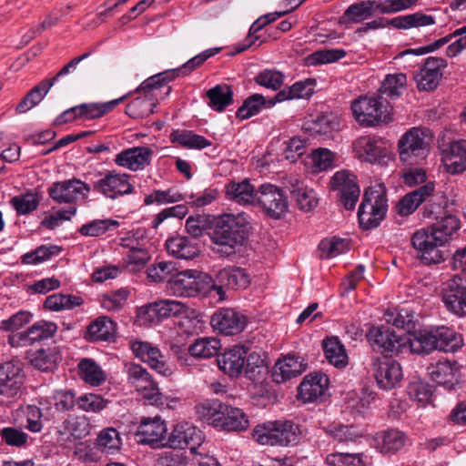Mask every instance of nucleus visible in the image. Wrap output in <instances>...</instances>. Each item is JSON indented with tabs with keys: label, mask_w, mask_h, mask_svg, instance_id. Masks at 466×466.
<instances>
[{
	"label": "nucleus",
	"mask_w": 466,
	"mask_h": 466,
	"mask_svg": "<svg viewBox=\"0 0 466 466\" xmlns=\"http://www.w3.org/2000/svg\"><path fill=\"white\" fill-rule=\"evenodd\" d=\"M460 220L453 215H447L433 224L430 229L417 230L411 238L418 257L427 265L439 264L449 256L445 245L460 228Z\"/></svg>",
	"instance_id": "1"
},
{
	"label": "nucleus",
	"mask_w": 466,
	"mask_h": 466,
	"mask_svg": "<svg viewBox=\"0 0 466 466\" xmlns=\"http://www.w3.org/2000/svg\"><path fill=\"white\" fill-rule=\"evenodd\" d=\"M248 218L245 213L223 214L214 224L210 238L216 245L213 250L223 256L235 254L248 238L249 230Z\"/></svg>",
	"instance_id": "2"
},
{
	"label": "nucleus",
	"mask_w": 466,
	"mask_h": 466,
	"mask_svg": "<svg viewBox=\"0 0 466 466\" xmlns=\"http://www.w3.org/2000/svg\"><path fill=\"white\" fill-rule=\"evenodd\" d=\"M122 257L121 268L139 272L151 259L150 239L145 228L138 227L122 233L118 238Z\"/></svg>",
	"instance_id": "3"
},
{
	"label": "nucleus",
	"mask_w": 466,
	"mask_h": 466,
	"mask_svg": "<svg viewBox=\"0 0 466 466\" xmlns=\"http://www.w3.org/2000/svg\"><path fill=\"white\" fill-rule=\"evenodd\" d=\"M198 418L218 430L244 431L248 426L246 414L238 408L219 400H208L196 406Z\"/></svg>",
	"instance_id": "4"
},
{
	"label": "nucleus",
	"mask_w": 466,
	"mask_h": 466,
	"mask_svg": "<svg viewBox=\"0 0 466 466\" xmlns=\"http://www.w3.org/2000/svg\"><path fill=\"white\" fill-rule=\"evenodd\" d=\"M301 436L299 425L290 420L269 421L253 430V437L262 445L289 446L297 444Z\"/></svg>",
	"instance_id": "5"
},
{
	"label": "nucleus",
	"mask_w": 466,
	"mask_h": 466,
	"mask_svg": "<svg viewBox=\"0 0 466 466\" xmlns=\"http://www.w3.org/2000/svg\"><path fill=\"white\" fill-rule=\"evenodd\" d=\"M213 279L207 273L187 269L171 276L167 289L175 296L196 297L207 295L212 290Z\"/></svg>",
	"instance_id": "6"
},
{
	"label": "nucleus",
	"mask_w": 466,
	"mask_h": 466,
	"mask_svg": "<svg viewBox=\"0 0 466 466\" xmlns=\"http://www.w3.org/2000/svg\"><path fill=\"white\" fill-rule=\"evenodd\" d=\"M387 209L385 187L378 185L367 188L358 211L360 228L366 230L377 228L384 219Z\"/></svg>",
	"instance_id": "7"
},
{
	"label": "nucleus",
	"mask_w": 466,
	"mask_h": 466,
	"mask_svg": "<svg viewBox=\"0 0 466 466\" xmlns=\"http://www.w3.org/2000/svg\"><path fill=\"white\" fill-rule=\"evenodd\" d=\"M431 142L432 135L429 129L411 128L398 142L400 158L405 163H418L427 157Z\"/></svg>",
	"instance_id": "8"
},
{
	"label": "nucleus",
	"mask_w": 466,
	"mask_h": 466,
	"mask_svg": "<svg viewBox=\"0 0 466 466\" xmlns=\"http://www.w3.org/2000/svg\"><path fill=\"white\" fill-rule=\"evenodd\" d=\"M255 206L272 219L282 218L289 210L288 197L283 189L271 183H264L257 187Z\"/></svg>",
	"instance_id": "9"
},
{
	"label": "nucleus",
	"mask_w": 466,
	"mask_h": 466,
	"mask_svg": "<svg viewBox=\"0 0 466 466\" xmlns=\"http://www.w3.org/2000/svg\"><path fill=\"white\" fill-rule=\"evenodd\" d=\"M218 51L219 48L206 50L189 59L180 68L166 71L148 77L141 84V87L142 89L153 90L155 93L161 88H164L165 96H167L171 92V87L167 86L169 81L178 76L179 73L187 75L192 72L194 69L200 66L208 57L216 55Z\"/></svg>",
	"instance_id": "10"
},
{
	"label": "nucleus",
	"mask_w": 466,
	"mask_h": 466,
	"mask_svg": "<svg viewBox=\"0 0 466 466\" xmlns=\"http://www.w3.org/2000/svg\"><path fill=\"white\" fill-rule=\"evenodd\" d=\"M366 337L373 350L385 356L398 355L405 348V337L397 334L389 325L371 327Z\"/></svg>",
	"instance_id": "11"
},
{
	"label": "nucleus",
	"mask_w": 466,
	"mask_h": 466,
	"mask_svg": "<svg viewBox=\"0 0 466 466\" xmlns=\"http://www.w3.org/2000/svg\"><path fill=\"white\" fill-rule=\"evenodd\" d=\"M355 119L362 126L372 127L390 120L387 106L380 97L360 96L351 104Z\"/></svg>",
	"instance_id": "12"
},
{
	"label": "nucleus",
	"mask_w": 466,
	"mask_h": 466,
	"mask_svg": "<svg viewBox=\"0 0 466 466\" xmlns=\"http://www.w3.org/2000/svg\"><path fill=\"white\" fill-rule=\"evenodd\" d=\"M129 346L133 354L157 374L166 378L174 374L173 366L157 346L143 340H131Z\"/></svg>",
	"instance_id": "13"
},
{
	"label": "nucleus",
	"mask_w": 466,
	"mask_h": 466,
	"mask_svg": "<svg viewBox=\"0 0 466 466\" xmlns=\"http://www.w3.org/2000/svg\"><path fill=\"white\" fill-rule=\"evenodd\" d=\"M188 307L175 299H160L140 308L138 319L140 324L158 323L164 319L177 317L187 312Z\"/></svg>",
	"instance_id": "14"
},
{
	"label": "nucleus",
	"mask_w": 466,
	"mask_h": 466,
	"mask_svg": "<svg viewBox=\"0 0 466 466\" xmlns=\"http://www.w3.org/2000/svg\"><path fill=\"white\" fill-rule=\"evenodd\" d=\"M370 370L378 386L382 390L396 388L403 378L400 364L391 359L372 358Z\"/></svg>",
	"instance_id": "15"
},
{
	"label": "nucleus",
	"mask_w": 466,
	"mask_h": 466,
	"mask_svg": "<svg viewBox=\"0 0 466 466\" xmlns=\"http://www.w3.org/2000/svg\"><path fill=\"white\" fill-rule=\"evenodd\" d=\"M89 191L87 184L78 179H69L54 183L48 188V195L59 204H76L85 201Z\"/></svg>",
	"instance_id": "16"
},
{
	"label": "nucleus",
	"mask_w": 466,
	"mask_h": 466,
	"mask_svg": "<svg viewBox=\"0 0 466 466\" xmlns=\"http://www.w3.org/2000/svg\"><path fill=\"white\" fill-rule=\"evenodd\" d=\"M221 349L220 339L216 337H202L194 340L187 348V351L180 347L173 348L177 360L181 366L189 365L190 357L197 359H209L216 356Z\"/></svg>",
	"instance_id": "17"
},
{
	"label": "nucleus",
	"mask_w": 466,
	"mask_h": 466,
	"mask_svg": "<svg viewBox=\"0 0 466 466\" xmlns=\"http://www.w3.org/2000/svg\"><path fill=\"white\" fill-rule=\"evenodd\" d=\"M329 184L331 189L338 192L345 208L353 209L360 194L356 176L348 170H340L333 175Z\"/></svg>",
	"instance_id": "18"
},
{
	"label": "nucleus",
	"mask_w": 466,
	"mask_h": 466,
	"mask_svg": "<svg viewBox=\"0 0 466 466\" xmlns=\"http://www.w3.org/2000/svg\"><path fill=\"white\" fill-rule=\"evenodd\" d=\"M250 284V279L245 269L238 267H228L220 269L216 280L213 279L212 290H216L220 299H224L225 289L238 290L245 289Z\"/></svg>",
	"instance_id": "19"
},
{
	"label": "nucleus",
	"mask_w": 466,
	"mask_h": 466,
	"mask_svg": "<svg viewBox=\"0 0 466 466\" xmlns=\"http://www.w3.org/2000/svg\"><path fill=\"white\" fill-rule=\"evenodd\" d=\"M204 441L203 434L195 426L184 422L174 427L167 440L166 447L172 449L188 448L191 452H197Z\"/></svg>",
	"instance_id": "20"
},
{
	"label": "nucleus",
	"mask_w": 466,
	"mask_h": 466,
	"mask_svg": "<svg viewBox=\"0 0 466 466\" xmlns=\"http://www.w3.org/2000/svg\"><path fill=\"white\" fill-rule=\"evenodd\" d=\"M355 157L366 163H380L388 157V149L381 139L375 137L364 136L356 139L352 144Z\"/></svg>",
	"instance_id": "21"
},
{
	"label": "nucleus",
	"mask_w": 466,
	"mask_h": 466,
	"mask_svg": "<svg viewBox=\"0 0 466 466\" xmlns=\"http://www.w3.org/2000/svg\"><path fill=\"white\" fill-rule=\"evenodd\" d=\"M167 425L159 417L144 418L141 420L136 436L137 442L147 444L153 448L166 447Z\"/></svg>",
	"instance_id": "22"
},
{
	"label": "nucleus",
	"mask_w": 466,
	"mask_h": 466,
	"mask_svg": "<svg viewBox=\"0 0 466 466\" xmlns=\"http://www.w3.org/2000/svg\"><path fill=\"white\" fill-rule=\"evenodd\" d=\"M211 326L215 330L230 336L241 332L246 326V317L233 309H220L211 318Z\"/></svg>",
	"instance_id": "23"
},
{
	"label": "nucleus",
	"mask_w": 466,
	"mask_h": 466,
	"mask_svg": "<svg viewBox=\"0 0 466 466\" xmlns=\"http://www.w3.org/2000/svg\"><path fill=\"white\" fill-rule=\"evenodd\" d=\"M447 62L441 57L430 56L426 59L420 72L415 76L420 90L431 91L437 87Z\"/></svg>",
	"instance_id": "24"
},
{
	"label": "nucleus",
	"mask_w": 466,
	"mask_h": 466,
	"mask_svg": "<svg viewBox=\"0 0 466 466\" xmlns=\"http://www.w3.org/2000/svg\"><path fill=\"white\" fill-rule=\"evenodd\" d=\"M24 381L23 370L19 363L9 360L0 364V394L15 397Z\"/></svg>",
	"instance_id": "25"
},
{
	"label": "nucleus",
	"mask_w": 466,
	"mask_h": 466,
	"mask_svg": "<svg viewBox=\"0 0 466 466\" xmlns=\"http://www.w3.org/2000/svg\"><path fill=\"white\" fill-rule=\"evenodd\" d=\"M95 52V47L90 48L81 56H76L71 59L62 69L52 78L41 81L37 86H34L27 94V97L38 105L45 96L48 93L54 84L63 76L69 74L71 69H76V66L84 60L88 58Z\"/></svg>",
	"instance_id": "26"
},
{
	"label": "nucleus",
	"mask_w": 466,
	"mask_h": 466,
	"mask_svg": "<svg viewBox=\"0 0 466 466\" xmlns=\"http://www.w3.org/2000/svg\"><path fill=\"white\" fill-rule=\"evenodd\" d=\"M285 185L295 199L298 208L301 211L309 212L319 205L317 193L305 186L297 176L290 175L286 177Z\"/></svg>",
	"instance_id": "27"
},
{
	"label": "nucleus",
	"mask_w": 466,
	"mask_h": 466,
	"mask_svg": "<svg viewBox=\"0 0 466 466\" xmlns=\"http://www.w3.org/2000/svg\"><path fill=\"white\" fill-rule=\"evenodd\" d=\"M56 331V325L55 323L39 321L27 330L10 336L8 340L12 347L27 346L52 337Z\"/></svg>",
	"instance_id": "28"
},
{
	"label": "nucleus",
	"mask_w": 466,
	"mask_h": 466,
	"mask_svg": "<svg viewBox=\"0 0 466 466\" xmlns=\"http://www.w3.org/2000/svg\"><path fill=\"white\" fill-rule=\"evenodd\" d=\"M442 300L449 310L456 315L466 314V285L460 278H453L447 283Z\"/></svg>",
	"instance_id": "29"
},
{
	"label": "nucleus",
	"mask_w": 466,
	"mask_h": 466,
	"mask_svg": "<svg viewBox=\"0 0 466 466\" xmlns=\"http://www.w3.org/2000/svg\"><path fill=\"white\" fill-rule=\"evenodd\" d=\"M90 423L85 416H68L58 427V441L61 443L73 442L87 436L90 432Z\"/></svg>",
	"instance_id": "30"
},
{
	"label": "nucleus",
	"mask_w": 466,
	"mask_h": 466,
	"mask_svg": "<svg viewBox=\"0 0 466 466\" xmlns=\"http://www.w3.org/2000/svg\"><path fill=\"white\" fill-rule=\"evenodd\" d=\"M435 183L429 181L417 189L406 194L397 204V212L401 216L412 214L418 207L434 194Z\"/></svg>",
	"instance_id": "31"
},
{
	"label": "nucleus",
	"mask_w": 466,
	"mask_h": 466,
	"mask_svg": "<svg viewBox=\"0 0 466 466\" xmlns=\"http://www.w3.org/2000/svg\"><path fill=\"white\" fill-rule=\"evenodd\" d=\"M247 353L246 347L235 345L218 356V365L229 377H238L244 369Z\"/></svg>",
	"instance_id": "32"
},
{
	"label": "nucleus",
	"mask_w": 466,
	"mask_h": 466,
	"mask_svg": "<svg viewBox=\"0 0 466 466\" xmlns=\"http://www.w3.org/2000/svg\"><path fill=\"white\" fill-rule=\"evenodd\" d=\"M442 163L447 172L459 174L466 170V140L451 142L442 150Z\"/></svg>",
	"instance_id": "33"
},
{
	"label": "nucleus",
	"mask_w": 466,
	"mask_h": 466,
	"mask_svg": "<svg viewBox=\"0 0 466 466\" xmlns=\"http://www.w3.org/2000/svg\"><path fill=\"white\" fill-rule=\"evenodd\" d=\"M454 37L458 38L451 45H449L446 49V55L449 57H454L458 56L462 50L466 49V25L455 30L453 33L445 35L444 37L436 40L427 46L421 47L418 51L409 50L408 52H413L416 55L430 53L448 44Z\"/></svg>",
	"instance_id": "34"
},
{
	"label": "nucleus",
	"mask_w": 466,
	"mask_h": 466,
	"mask_svg": "<svg viewBox=\"0 0 466 466\" xmlns=\"http://www.w3.org/2000/svg\"><path fill=\"white\" fill-rule=\"evenodd\" d=\"M432 380L451 389L458 383L460 378V365L456 361L440 360L428 368Z\"/></svg>",
	"instance_id": "35"
},
{
	"label": "nucleus",
	"mask_w": 466,
	"mask_h": 466,
	"mask_svg": "<svg viewBox=\"0 0 466 466\" xmlns=\"http://www.w3.org/2000/svg\"><path fill=\"white\" fill-rule=\"evenodd\" d=\"M153 157V150L148 147H135L118 154V165L130 170H141L148 166Z\"/></svg>",
	"instance_id": "36"
},
{
	"label": "nucleus",
	"mask_w": 466,
	"mask_h": 466,
	"mask_svg": "<svg viewBox=\"0 0 466 466\" xmlns=\"http://www.w3.org/2000/svg\"><path fill=\"white\" fill-rule=\"evenodd\" d=\"M328 378L323 375H308L299 387V398L304 402H313L321 398L327 390Z\"/></svg>",
	"instance_id": "37"
},
{
	"label": "nucleus",
	"mask_w": 466,
	"mask_h": 466,
	"mask_svg": "<svg viewBox=\"0 0 466 466\" xmlns=\"http://www.w3.org/2000/svg\"><path fill=\"white\" fill-rule=\"evenodd\" d=\"M305 370L306 365L299 357L288 356L275 364L272 379L277 383H282L300 375Z\"/></svg>",
	"instance_id": "38"
},
{
	"label": "nucleus",
	"mask_w": 466,
	"mask_h": 466,
	"mask_svg": "<svg viewBox=\"0 0 466 466\" xmlns=\"http://www.w3.org/2000/svg\"><path fill=\"white\" fill-rule=\"evenodd\" d=\"M166 248L169 255L180 259H193L200 253L197 244L187 237L177 236L170 238L166 242Z\"/></svg>",
	"instance_id": "39"
},
{
	"label": "nucleus",
	"mask_w": 466,
	"mask_h": 466,
	"mask_svg": "<svg viewBox=\"0 0 466 466\" xmlns=\"http://www.w3.org/2000/svg\"><path fill=\"white\" fill-rule=\"evenodd\" d=\"M226 193L230 200L239 205L255 206L257 188L248 179L229 183L226 187Z\"/></svg>",
	"instance_id": "40"
},
{
	"label": "nucleus",
	"mask_w": 466,
	"mask_h": 466,
	"mask_svg": "<svg viewBox=\"0 0 466 466\" xmlns=\"http://www.w3.org/2000/svg\"><path fill=\"white\" fill-rule=\"evenodd\" d=\"M138 90L145 93L152 92V97H138L127 105L126 113L132 118H145L153 114L154 107L156 106V103L154 102L153 97L157 98L162 93L165 95L164 88H161L155 93L153 90L142 89L140 86Z\"/></svg>",
	"instance_id": "41"
},
{
	"label": "nucleus",
	"mask_w": 466,
	"mask_h": 466,
	"mask_svg": "<svg viewBox=\"0 0 466 466\" xmlns=\"http://www.w3.org/2000/svg\"><path fill=\"white\" fill-rule=\"evenodd\" d=\"M388 23L396 29L410 30L433 25L436 24V19L433 15H426L422 12H416L396 16L390 19Z\"/></svg>",
	"instance_id": "42"
},
{
	"label": "nucleus",
	"mask_w": 466,
	"mask_h": 466,
	"mask_svg": "<svg viewBox=\"0 0 466 466\" xmlns=\"http://www.w3.org/2000/svg\"><path fill=\"white\" fill-rule=\"evenodd\" d=\"M115 334V323L106 316L99 317L91 322L84 335V339L90 342L106 341Z\"/></svg>",
	"instance_id": "43"
},
{
	"label": "nucleus",
	"mask_w": 466,
	"mask_h": 466,
	"mask_svg": "<svg viewBox=\"0 0 466 466\" xmlns=\"http://www.w3.org/2000/svg\"><path fill=\"white\" fill-rule=\"evenodd\" d=\"M416 354H429L435 350L434 330H420L405 337V348Z\"/></svg>",
	"instance_id": "44"
},
{
	"label": "nucleus",
	"mask_w": 466,
	"mask_h": 466,
	"mask_svg": "<svg viewBox=\"0 0 466 466\" xmlns=\"http://www.w3.org/2000/svg\"><path fill=\"white\" fill-rule=\"evenodd\" d=\"M375 441L377 448L381 452H396L405 445L406 435L399 430L390 429L378 432Z\"/></svg>",
	"instance_id": "45"
},
{
	"label": "nucleus",
	"mask_w": 466,
	"mask_h": 466,
	"mask_svg": "<svg viewBox=\"0 0 466 466\" xmlns=\"http://www.w3.org/2000/svg\"><path fill=\"white\" fill-rule=\"evenodd\" d=\"M116 106V99H113L106 103L97 104H81L66 109V114L75 113L74 117H80L81 119H95L104 116L106 113L114 109Z\"/></svg>",
	"instance_id": "46"
},
{
	"label": "nucleus",
	"mask_w": 466,
	"mask_h": 466,
	"mask_svg": "<svg viewBox=\"0 0 466 466\" xmlns=\"http://www.w3.org/2000/svg\"><path fill=\"white\" fill-rule=\"evenodd\" d=\"M434 337L435 348L440 351L454 352L463 344L461 335L444 326L434 330Z\"/></svg>",
	"instance_id": "47"
},
{
	"label": "nucleus",
	"mask_w": 466,
	"mask_h": 466,
	"mask_svg": "<svg viewBox=\"0 0 466 466\" xmlns=\"http://www.w3.org/2000/svg\"><path fill=\"white\" fill-rule=\"evenodd\" d=\"M323 350L326 359L336 368H344L348 364V355L344 345L338 338H329L323 340Z\"/></svg>",
	"instance_id": "48"
},
{
	"label": "nucleus",
	"mask_w": 466,
	"mask_h": 466,
	"mask_svg": "<svg viewBox=\"0 0 466 466\" xmlns=\"http://www.w3.org/2000/svg\"><path fill=\"white\" fill-rule=\"evenodd\" d=\"M376 1H360L350 5L343 15V19L347 22L360 23L370 18L376 9Z\"/></svg>",
	"instance_id": "49"
},
{
	"label": "nucleus",
	"mask_w": 466,
	"mask_h": 466,
	"mask_svg": "<svg viewBox=\"0 0 466 466\" xmlns=\"http://www.w3.org/2000/svg\"><path fill=\"white\" fill-rule=\"evenodd\" d=\"M246 377L253 382H259L268 373L265 358L258 352H251L246 357Z\"/></svg>",
	"instance_id": "50"
},
{
	"label": "nucleus",
	"mask_w": 466,
	"mask_h": 466,
	"mask_svg": "<svg viewBox=\"0 0 466 466\" xmlns=\"http://www.w3.org/2000/svg\"><path fill=\"white\" fill-rule=\"evenodd\" d=\"M209 98L208 105L215 110L221 112L226 106L233 103V91L228 85H218L207 93Z\"/></svg>",
	"instance_id": "51"
},
{
	"label": "nucleus",
	"mask_w": 466,
	"mask_h": 466,
	"mask_svg": "<svg viewBox=\"0 0 466 466\" xmlns=\"http://www.w3.org/2000/svg\"><path fill=\"white\" fill-rule=\"evenodd\" d=\"M78 370L81 378L91 386H99L106 380L105 373L93 360L83 359L78 364Z\"/></svg>",
	"instance_id": "52"
},
{
	"label": "nucleus",
	"mask_w": 466,
	"mask_h": 466,
	"mask_svg": "<svg viewBox=\"0 0 466 466\" xmlns=\"http://www.w3.org/2000/svg\"><path fill=\"white\" fill-rule=\"evenodd\" d=\"M170 137L173 142L192 149H203L211 145V142L204 137L188 130H176Z\"/></svg>",
	"instance_id": "53"
},
{
	"label": "nucleus",
	"mask_w": 466,
	"mask_h": 466,
	"mask_svg": "<svg viewBox=\"0 0 466 466\" xmlns=\"http://www.w3.org/2000/svg\"><path fill=\"white\" fill-rule=\"evenodd\" d=\"M268 100L259 94H254L244 100L242 106L237 111V117L248 119L259 113L261 108H267Z\"/></svg>",
	"instance_id": "54"
},
{
	"label": "nucleus",
	"mask_w": 466,
	"mask_h": 466,
	"mask_svg": "<svg viewBox=\"0 0 466 466\" xmlns=\"http://www.w3.org/2000/svg\"><path fill=\"white\" fill-rule=\"evenodd\" d=\"M413 319V314L405 309L388 311L385 314V320L388 324H391L398 329H405L410 334V331L415 328V322Z\"/></svg>",
	"instance_id": "55"
},
{
	"label": "nucleus",
	"mask_w": 466,
	"mask_h": 466,
	"mask_svg": "<svg viewBox=\"0 0 466 466\" xmlns=\"http://www.w3.org/2000/svg\"><path fill=\"white\" fill-rule=\"evenodd\" d=\"M407 77L404 74L388 75L381 83L380 92L390 98H397L404 90Z\"/></svg>",
	"instance_id": "56"
},
{
	"label": "nucleus",
	"mask_w": 466,
	"mask_h": 466,
	"mask_svg": "<svg viewBox=\"0 0 466 466\" xmlns=\"http://www.w3.org/2000/svg\"><path fill=\"white\" fill-rule=\"evenodd\" d=\"M329 466H366L363 453L334 452L326 457Z\"/></svg>",
	"instance_id": "57"
},
{
	"label": "nucleus",
	"mask_w": 466,
	"mask_h": 466,
	"mask_svg": "<svg viewBox=\"0 0 466 466\" xmlns=\"http://www.w3.org/2000/svg\"><path fill=\"white\" fill-rule=\"evenodd\" d=\"M326 432L335 441L342 443L356 441L362 436L361 432L353 425L329 426Z\"/></svg>",
	"instance_id": "58"
},
{
	"label": "nucleus",
	"mask_w": 466,
	"mask_h": 466,
	"mask_svg": "<svg viewBox=\"0 0 466 466\" xmlns=\"http://www.w3.org/2000/svg\"><path fill=\"white\" fill-rule=\"evenodd\" d=\"M124 371L127 374L128 383L136 390L148 383V380L153 378L146 368L137 363L127 364Z\"/></svg>",
	"instance_id": "59"
},
{
	"label": "nucleus",
	"mask_w": 466,
	"mask_h": 466,
	"mask_svg": "<svg viewBox=\"0 0 466 466\" xmlns=\"http://www.w3.org/2000/svg\"><path fill=\"white\" fill-rule=\"evenodd\" d=\"M345 56L346 52L343 49H326L312 53L308 56L305 60L307 66H315L318 65L336 62Z\"/></svg>",
	"instance_id": "60"
},
{
	"label": "nucleus",
	"mask_w": 466,
	"mask_h": 466,
	"mask_svg": "<svg viewBox=\"0 0 466 466\" xmlns=\"http://www.w3.org/2000/svg\"><path fill=\"white\" fill-rule=\"evenodd\" d=\"M176 270L174 262L159 261L147 268V275L151 281L158 283L173 276Z\"/></svg>",
	"instance_id": "61"
},
{
	"label": "nucleus",
	"mask_w": 466,
	"mask_h": 466,
	"mask_svg": "<svg viewBox=\"0 0 466 466\" xmlns=\"http://www.w3.org/2000/svg\"><path fill=\"white\" fill-rule=\"evenodd\" d=\"M284 75L278 70L265 69L255 76V82L266 88L278 90L284 83Z\"/></svg>",
	"instance_id": "62"
},
{
	"label": "nucleus",
	"mask_w": 466,
	"mask_h": 466,
	"mask_svg": "<svg viewBox=\"0 0 466 466\" xmlns=\"http://www.w3.org/2000/svg\"><path fill=\"white\" fill-rule=\"evenodd\" d=\"M319 248L323 257L334 258L346 252L349 248V243L345 239L333 237L322 239Z\"/></svg>",
	"instance_id": "63"
},
{
	"label": "nucleus",
	"mask_w": 466,
	"mask_h": 466,
	"mask_svg": "<svg viewBox=\"0 0 466 466\" xmlns=\"http://www.w3.org/2000/svg\"><path fill=\"white\" fill-rule=\"evenodd\" d=\"M39 202L38 196L32 193L16 196L11 199V203L18 215H25L35 210Z\"/></svg>",
	"instance_id": "64"
}]
</instances>
